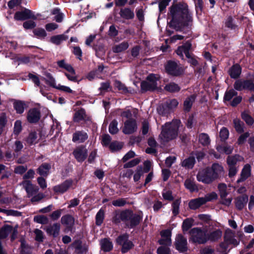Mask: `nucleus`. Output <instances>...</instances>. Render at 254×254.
Listing matches in <instances>:
<instances>
[{
    "mask_svg": "<svg viewBox=\"0 0 254 254\" xmlns=\"http://www.w3.org/2000/svg\"><path fill=\"white\" fill-rule=\"evenodd\" d=\"M169 18H171L169 24L176 30L191 25L192 18L186 5L181 3L173 4L170 7Z\"/></svg>",
    "mask_w": 254,
    "mask_h": 254,
    "instance_id": "nucleus-1",
    "label": "nucleus"
},
{
    "mask_svg": "<svg viewBox=\"0 0 254 254\" xmlns=\"http://www.w3.org/2000/svg\"><path fill=\"white\" fill-rule=\"evenodd\" d=\"M181 126V122L178 120H173L171 122L166 123L162 126L159 138L164 142L176 138L178 135L179 128Z\"/></svg>",
    "mask_w": 254,
    "mask_h": 254,
    "instance_id": "nucleus-2",
    "label": "nucleus"
},
{
    "mask_svg": "<svg viewBox=\"0 0 254 254\" xmlns=\"http://www.w3.org/2000/svg\"><path fill=\"white\" fill-rule=\"evenodd\" d=\"M190 241L199 244H203L208 241L206 230L204 228L195 227L190 231Z\"/></svg>",
    "mask_w": 254,
    "mask_h": 254,
    "instance_id": "nucleus-3",
    "label": "nucleus"
},
{
    "mask_svg": "<svg viewBox=\"0 0 254 254\" xmlns=\"http://www.w3.org/2000/svg\"><path fill=\"white\" fill-rule=\"evenodd\" d=\"M217 195L216 193L212 192L205 195L204 197H198L191 199L189 203V206L190 209L195 210L199 208L201 205L205 204L207 202L216 199Z\"/></svg>",
    "mask_w": 254,
    "mask_h": 254,
    "instance_id": "nucleus-4",
    "label": "nucleus"
},
{
    "mask_svg": "<svg viewBox=\"0 0 254 254\" xmlns=\"http://www.w3.org/2000/svg\"><path fill=\"white\" fill-rule=\"evenodd\" d=\"M159 80L158 75L150 74L147 76L145 81L141 83V89L145 92L153 91L157 88V81Z\"/></svg>",
    "mask_w": 254,
    "mask_h": 254,
    "instance_id": "nucleus-5",
    "label": "nucleus"
},
{
    "mask_svg": "<svg viewBox=\"0 0 254 254\" xmlns=\"http://www.w3.org/2000/svg\"><path fill=\"white\" fill-rule=\"evenodd\" d=\"M121 219L127 221V224L132 228L139 223L141 218L139 215L134 214L131 211H126L121 213Z\"/></svg>",
    "mask_w": 254,
    "mask_h": 254,
    "instance_id": "nucleus-6",
    "label": "nucleus"
},
{
    "mask_svg": "<svg viewBox=\"0 0 254 254\" xmlns=\"http://www.w3.org/2000/svg\"><path fill=\"white\" fill-rule=\"evenodd\" d=\"M212 177L211 171L208 168L199 171L196 176L198 181L205 184H210L212 182L214 181Z\"/></svg>",
    "mask_w": 254,
    "mask_h": 254,
    "instance_id": "nucleus-7",
    "label": "nucleus"
},
{
    "mask_svg": "<svg viewBox=\"0 0 254 254\" xmlns=\"http://www.w3.org/2000/svg\"><path fill=\"white\" fill-rule=\"evenodd\" d=\"M234 87L237 90L249 89L254 91V84L250 80L239 79L235 81Z\"/></svg>",
    "mask_w": 254,
    "mask_h": 254,
    "instance_id": "nucleus-8",
    "label": "nucleus"
},
{
    "mask_svg": "<svg viewBox=\"0 0 254 254\" xmlns=\"http://www.w3.org/2000/svg\"><path fill=\"white\" fill-rule=\"evenodd\" d=\"M166 69L169 74L176 76L181 74L183 72L182 67L176 62L173 61L168 62Z\"/></svg>",
    "mask_w": 254,
    "mask_h": 254,
    "instance_id": "nucleus-9",
    "label": "nucleus"
},
{
    "mask_svg": "<svg viewBox=\"0 0 254 254\" xmlns=\"http://www.w3.org/2000/svg\"><path fill=\"white\" fill-rule=\"evenodd\" d=\"M176 249L181 253L187 251V240L182 235L178 234L175 239Z\"/></svg>",
    "mask_w": 254,
    "mask_h": 254,
    "instance_id": "nucleus-10",
    "label": "nucleus"
},
{
    "mask_svg": "<svg viewBox=\"0 0 254 254\" xmlns=\"http://www.w3.org/2000/svg\"><path fill=\"white\" fill-rule=\"evenodd\" d=\"M42 134L36 131L30 132L25 139L26 144L29 146L34 145L38 143L42 139Z\"/></svg>",
    "mask_w": 254,
    "mask_h": 254,
    "instance_id": "nucleus-11",
    "label": "nucleus"
},
{
    "mask_svg": "<svg viewBox=\"0 0 254 254\" xmlns=\"http://www.w3.org/2000/svg\"><path fill=\"white\" fill-rule=\"evenodd\" d=\"M29 18L36 19L37 17L28 9L25 8L23 11H17L14 15V19L16 20H24Z\"/></svg>",
    "mask_w": 254,
    "mask_h": 254,
    "instance_id": "nucleus-12",
    "label": "nucleus"
},
{
    "mask_svg": "<svg viewBox=\"0 0 254 254\" xmlns=\"http://www.w3.org/2000/svg\"><path fill=\"white\" fill-rule=\"evenodd\" d=\"M136 121L134 119H129L124 123L123 132L126 134H131L137 129Z\"/></svg>",
    "mask_w": 254,
    "mask_h": 254,
    "instance_id": "nucleus-13",
    "label": "nucleus"
},
{
    "mask_svg": "<svg viewBox=\"0 0 254 254\" xmlns=\"http://www.w3.org/2000/svg\"><path fill=\"white\" fill-rule=\"evenodd\" d=\"M21 185L25 189L29 197L36 194L39 190L38 187L33 185L29 181L25 180L22 182Z\"/></svg>",
    "mask_w": 254,
    "mask_h": 254,
    "instance_id": "nucleus-14",
    "label": "nucleus"
},
{
    "mask_svg": "<svg viewBox=\"0 0 254 254\" xmlns=\"http://www.w3.org/2000/svg\"><path fill=\"white\" fill-rule=\"evenodd\" d=\"M73 154L78 162H83L87 156V150L83 146L76 147L73 152Z\"/></svg>",
    "mask_w": 254,
    "mask_h": 254,
    "instance_id": "nucleus-15",
    "label": "nucleus"
},
{
    "mask_svg": "<svg viewBox=\"0 0 254 254\" xmlns=\"http://www.w3.org/2000/svg\"><path fill=\"white\" fill-rule=\"evenodd\" d=\"M60 229V224L58 223H54L52 225L48 226L44 229L48 235L54 238L59 236Z\"/></svg>",
    "mask_w": 254,
    "mask_h": 254,
    "instance_id": "nucleus-16",
    "label": "nucleus"
},
{
    "mask_svg": "<svg viewBox=\"0 0 254 254\" xmlns=\"http://www.w3.org/2000/svg\"><path fill=\"white\" fill-rule=\"evenodd\" d=\"M162 238L159 241V243L161 245L169 246L171 245V233L169 230H165L161 232Z\"/></svg>",
    "mask_w": 254,
    "mask_h": 254,
    "instance_id": "nucleus-17",
    "label": "nucleus"
},
{
    "mask_svg": "<svg viewBox=\"0 0 254 254\" xmlns=\"http://www.w3.org/2000/svg\"><path fill=\"white\" fill-rule=\"evenodd\" d=\"M88 138L86 132L83 131H76L72 135V141L73 142L82 143Z\"/></svg>",
    "mask_w": 254,
    "mask_h": 254,
    "instance_id": "nucleus-18",
    "label": "nucleus"
},
{
    "mask_svg": "<svg viewBox=\"0 0 254 254\" xmlns=\"http://www.w3.org/2000/svg\"><path fill=\"white\" fill-rule=\"evenodd\" d=\"M72 184V181L66 180L62 184L55 186L53 190L57 193H63L71 186Z\"/></svg>",
    "mask_w": 254,
    "mask_h": 254,
    "instance_id": "nucleus-19",
    "label": "nucleus"
},
{
    "mask_svg": "<svg viewBox=\"0 0 254 254\" xmlns=\"http://www.w3.org/2000/svg\"><path fill=\"white\" fill-rule=\"evenodd\" d=\"M211 175L213 177V180L217 179L219 176L223 175L224 169L222 166L220 165L215 163L212 165L211 168Z\"/></svg>",
    "mask_w": 254,
    "mask_h": 254,
    "instance_id": "nucleus-20",
    "label": "nucleus"
},
{
    "mask_svg": "<svg viewBox=\"0 0 254 254\" xmlns=\"http://www.w3.org/2000/svg\"><path fill=\"white\" fill-rule=\"evenodd\" d=\"M191 44L188 42L183 46L179 47L176 50V53L183 59L184 54H185L186 56H189V51L191 48Z\"/></svg>",
    "mask_w": 254,
    "mask_h": 254,
    "instance_id": "nucleus-21",
    "label": "nucleus"
},
{
    "mask_svg": "<svg viewBox=\"0 0 254 254\" xmlns=\"http://www.w3.org/2000/svg\"><path fill=\"white\" fill-rule=\"evenodd\" d=\"M248 201V196L243 195L238 196L235 198V203L236 208L239 210H242L245 207Z\"/></svg>",
    "mask_w": 254,
    "mask_h": 254,
    "instance_id": "nucleus-22",
    "label": "nucleus"
},
{
    "mask_svg": "<svg viewBox=\"0 0 254 254\" xmlns=\"http://www.w3.org/2000/svg\"><path fill=\"white\" fill-rule=\"evenodd\" d=\"M40 118V113L36 109H32L29 110L27 116V119L30 123H35L39 121Z\"/></svg>",
    "mask_w": 254,
    "mask_h": 254,
    "instance_id": "nucleus-23",
    "label": "nucleus"
},
{
    "mask_svg": "<svg viewBox=\"0 0 254 254\" xmlns=\"http://www.w3.org/2000/svg\"><path fill=\"white\" fill-rule=\"evenodd\" d=\"M242 68L238 64H234L228 71L230 77L232 78L239 77L241 73Z\"/></svg>",
    "mask_w": 254,
    "mask_h": 254,
    "instance_id": "nucleus-24",
    "label": "nucleus"
},
{
    "mask_svg": "<svg viewBox=\"0 0 254 254\" xmlns=\"http://www.w3.org/2000/svg\"><path fill=\"white\" fill-rule=\"evenodd\" d=\"M251 166L246 164L243 168L241 173V177L237 180V182H241L246 180L251 175Z\"/></svg>",
    "mask_w": 254,
    "mask_h": 254,
    "instance_id": "nucleus-25",
    "label": "nucleus"
},
{
    "mask_svg": "<svg viewBox=\"0 0 254 254\" xmlns=\"http://www.w3.org/2000/svg\"><path fill=\"white\" fill-rule=\"evenodd\" d=\"M196 96L194 95H192L187 97L184 102V109L186 112H189L192 107L193 103L195 100Z\"/></svg>",
    "mask_w": 254,
    "mask_h": 254,
    "instance_id": "nucleus-26",
    "label": "nucleus"
},
{
    "mask_svg": "<svg viewBox=\"0 0 254 254\" xmlns=\"http://www.w3.org/2000/svg\"><path fill=\"white\" fill-rule=\"evenodd\" d=\"M51 168L50 164L44 163L38 168L37 172L40 175L46 177L48 176Z\"/></svg>",
    "mask_w": 254,
    "mask_h": 254,
    "instance_id": "nucleus-27",
    "label": "nucleus"
},
{
    "mask_svg": "<svg viewBox=\"0 0 254 254\" xmlns=\"http://www.w3.org/2000/svg\"><path fill=\"white\" fill-rule=\"evenodd\" d=\"M61 223L63 225L69 227L72 226L74 223L73 217L70 215H65L62 216L61 218Z\"/></svg>",
    "mask_w": 254,
    "mask_h": 254,
    "instance_id": "nucleus-28",
    "label": "nucleus"
},
{
    "mask_svg": "<svg viewBox=\"0 0 254 254\" xmlns=\"http://www.w3.org/2000/svg\"><path fill=\"white\" fill-rule=\"evenodd\" d=\"M101 249L104 252H109L113 248V244L108 239H104L100 241Z\"/></svg>",
    "mask_w": 254,
    "mask_h": 254,
    "instance_id": "nucleus-29",
    "label": "nucleus"
},
{
    "mask_svg": "<svg viewBox=\"0 0 254 254\" xmlns=\"http://www.w3.org/2000/svg\"><path fill=\"white\" fill-rule=\"evenodd\" d=\"M72 246L77 254H83L87 251V248L84 246H82L81 242L79 241H75L72 244Z\"/></svg>",
    "mask_w": 254,
    "mask_h": 254,
    "instance_id": "nucleus-30",
    "label": "nucleus"
},
{
    "mask_svg": "<svg viewBox=\"0 0 254 254\" xmlns=\"http://www.w3.org/2000/svg\"><path fill=\"white\" fill-rule=\"evenodd\" d=\"M221 236V231L220 230H216L210 232L208 235H207L208 241H216L219 239Z\"/></svg>",
    "mask_w": 254,
    "mask_h": 254,
    "instance_id": "nucleus-31",
    "label": "nucleus"
},
{
    "mask_svg": "<svg viewBox=\"0 0 254 254\" xmlns=\"http://www.w3.org/2000/svg\"><path fill=\"white\" fill-rule=\"evenodd\" d=\"M57 64L59 67L65 69L69 73H74V69L70 64L65 63L64 60H61L57 62Z\"/></svg>",
    "mask_w": 254,
    "mask_h": 254,
    "instance_id": "nucleus-32",
    "label": "nucleus"
},
{
    "mask_svg": "<svg viewBox=\"0 0 254 254\" xmlns=\"http://www.w3.org/2000/svg\"><path fill=\"white\" fill-rule=\"evenodd\" d=\"M67 37L64 35H58L52 36L50 41L56 45H60L63 41L66 40Z\"/></svg>",
    "mask_w": 254,
    "mask_h": 254,
    "instance_id": "nucleus-33",
    "label": "nucleus"
},
{
    "mask_svg": "<svg viewBox=\"0 0 254 254\" xmlns=\"http://www.w3.org/2000/svg\"><path fill=\"white\" fill-rule=\"evenodd\" d=\"M185 186L186 188L189 190L191 192L197 191L198 190V188L194 184V181L190 179H187L185 181Z\"/></svg>",
    "mask_w": 254,
    "mask_h": 254,
    "instance_id": "nucleus-34",
    "label": "nucleus"
},
{
    "mask_svg": "<svg viewBox=\"0 0 254 254\" xmlns=\"http://www.w3.org/2000/svg\"><path fill=\"white\" fill-rule=\"evenodd\" d=\"M128 47V44L127 42H123L122 43L115 46L113 48V51L115 53L122 52Z\"/></svg>",
    "mask_w": 254,
    "mask_h": 254,
    "instance_id": "nucleus-35",
    "label": "nucleus"
},
{
    "mask_svg": "<svg viewBox=\"0 0 254 254\" xmlns=\"http://www.w3.org/2000/svg\"><path fill=\"white\" fill-rule=\"evenodd\" d=\"M164 89L170 92H178L180 90L179 86L174 82H171L166 85Z\"/></svg>",
    "mask_w": 254,
    "mask_h": 254,
    "instance_id": "nucleus-36",
    "label": "nucleus"
},
{
    "mask_svg": "<svg viewBox=\"0 0 254 254\" xmlns=\"http://www.w3.org/2000/svg\"><path fill=\"white\" fill-rule=\"evenodd\" d=\"M53 15H55V20L57 22H61L64 18V14L60 11L58 8L53 9L51 12Z\"/></svg>",
    "mask_w": 254,
    "mask_h": 254,
    "instance_id": "nucleus-37",
    "label": "nucleus"
},
{
    "mask_svg": "<svg viewBox=\"0 0 254 254\" xmlns=\"http://www.w3.org/2000/svg\"><path fill=\"white\" fill-rule=\"evenodd\" d=\"M115 113L116 115H120L122 117L128 119V120L130 119V118L132 116L131 112L128 109L122 111L121 109H118L115 111Z\"/></svg>",
    "mask_w": 254,
    "mask_h": 254,
    "instance_id": "nucleus-38",
    "label": "nucleus"
},
{
    "mask_svg": "<svg viewBox=\"0 0 254 254\" xmlns=\"http://www.w3.org/2000/svg\"><path fill=\"white\" fill-rule=\"evenodd\" d=\"M195 163V159L193 157H190L185 159L182 163L183 167L190 169L192 168Z\"/></svg>",
    "mask_w": 254,
    "mask_h": 254,
    "instance_id": "nucleus-39",
    "label": "nucleus"
},
{
    "mask_svg": "<svg viewBox=\"0 0 254 254\" xmlns=\"http://www.w3.org/2000/svg\"><path fill=\"white\" fill-rule=\"evenodd\" d=\"M85 115V111L83 109H80L75 113L73 116V121L75 122H79L84 119Z\"/></svg>",
    "mask_w": 254,
    "mask_h": 254,
    "instance_id": "nucleus-40",
    "label": "nucleus"
},
{
    "mask_svg": "<svg viewBox=\"0 0 254 254\" xmlns=\"http://www.w3.org/2000/svg\"><path fill=\"white\" fill-rule=\"evenodd\" d=\"M29 78L35 83V84L40 87V92L44 96H46V93L43 91L40 86V82L39 77L33 74L29 73L28 75Z\"/></svg>",
    "mask_w": 254,
    "mask_h": 254,
    "instance_id": "nucleus-41",
    "label": "nucleus"
},
{
    "mask_svg": "<svg viewBox=\"0 0 254 254\" xmlns=\"http://www.w3.org/2000/svg\"><path fill=\"white\" fill-rule=\"evenodd\" d=\"M118 125V121L116 120H114L111 122L109 127V131L111 134H115L118 132L119 129Z\"/></svg>",
    "mask_w": 254,
    "mask_h": 254,
    "instance_id": "nucleus-42",
    "label": "nucleus"
},
{
    "mask_svg": "<svg viewBox=\"0 0 254 254\" xmlns=\"http://www.w3.org/2000/svg\"><path fill=\"white\" fill-rule=\"evenodd\" d=\"M121 15L126 19H130L133 17V12L129 8H125L121 10Z\"/></svg>",
    "mask_w": 254,
    "mask_h": 254,
    "instance_id": "nucleus-43",
    "label": "nucleus"
},
{
    "mask_svg": "<svg viewBox=\"0 0 254 254\" xmlns=\"http://www.w3.org/2000/svg\"><path fill=\"white\" fill-rule=\"evenodd\" d=\"M234 127L236 130L239 133H242L244 131V124L238 119H235L233 120Z\"/></svg>",
    "mask_w": 254,
    "mask_h": 254,
    "instance_id": "nucleus-44",
    "label": "nucleus"
},
{
    "mask_svg": "<svg viewBox=\"0 0 254 254\" xmlns=\"http://www.w3.org/2000/svg\"><path fill=\"white\" fill-rule=\"evenodd\" d=\"M123 146V143L118 141H113L110 143L109 148L112 152H115L121 149Z\"/></svg>",
    "mask_w": 254,
    "mask_h": 254,
    "instance_id": "nucleus-45",
    "label": "nucleus"
},
{
    "mask_svg": "<svg viewBox=\"0 0 254 254\" xmlns=\"http://www.w3.org/2000/svg\"><path fill=\"white\" fill-rule=\"evenodd\" d=\"M217 150L220 152H223L226 154H230L232 152L233 147L231 146H218L217 147Z\"/></svg>",
    "mask_w": 254,
    "mask_h": 254,
    "instance_id": "nucleus-46",
    "label": "nucleus"
},
{
    "mask_svg": "<svg viewBox=\"0 0 254 254\" xmlns=\"http://www.w3.org/2000/svg\"><path fill=\"white\" fill-rule=\"evenodd\" d=\"M104 219V211L103 209H101L97 212L96 215V224L97 225L100 226L103 223Z\"/></svg>",
    "mask_w": 254,
    "mask_h": 254,
    "instance_id": "nucleus-47",
    "label": "nucleus"
},
{
    "mask_svg": "<svg viewBox=\"0 0 254 254\" xmlns=\"http://www.w3.org/2000/svg\"><path fill=\"white\" fill-rule=\"evenodd\" d=\"M33 33L35 36L40 39H44L47 36L45 30L43 28H37L34 29L33 30Z\"/></svg>",
    "mask_w": 254,
    "mask_h": 254,
    "instance_id": "nucleus-48",
    "label": "nucleus"
},
{
    "mask_svg": "<svg viewBox=\"0 0 254 254\" xmlns=\"http://www.w3.org/2000/svg\"><path fill=\"white\" fill-rule=\"evenodd\" d=\"M199 141L203 145H207L210 143V139L206 133H201L199 135Z\"/></svg>",
    "mask_w": 254,
    "mask_h": 254,
    "instance_id": "nucleus-49",
    "label": "nucleus"
},
{
    "mask_svg": "<svg viewBox=\"0 0 254 254\" xmlns=\"http://www.w3.org/2000/svg\"><path fill=\"white\" fill-rule=\"evenodd\" d=\"M34 221L41 224H47L48 223V218L44 215H37L34 217Z\"/></svg>",
    "mask_w": 254,
    "mask_h": 254,
    "instance_id": "nucleus-50",
    "label": "nucleus"
},
{
    "mask_svg": "<svg viewBox=\"0 0 254 254\" xmlns=\"http://www.w3.org/2000/svg\"><path fill=\"white\" fill-rule=\"evenodd\" d=\"M193 222V220L191 218H188L185 220L182 225L183 231H188L192 226Z\"/></svg>",
    "mask_w": 254,
    "mask_h": 254,
    "instance_id": "nucleus-51",
    "label": "nucleus"
},
{
    "mask_svg": "<svg viewBox=\"0 0 254 254\" xmlns=\"http://www.w3.org/2000/svg\"><path fill=\"white\" fill-rule=\"evenodd\" d=\"M44 79L47 84L53 88H57L58 85L56 84V80L50 74H48L47 75V78Z\"/></svg>",
    "mask_w": 254,
    "mask_h": 254,
    "instance_id": "nucleus-52",
    "label": "nucleus"
},
{
    "mask_svg": "<svg viewBox=\"0 0 254 254\" xmlns=\"http://www.w3.org/2000/svg\"><path fill=\"white\" fill-rule=\"evenodd\" d=\"M225 25L226 27L231 29H235L237 25L235 24L234 19L231 16L228 17L225 20Z\"/></svg>",
    "mask_w": 254,
    "mask_h": 254,
    "instance_id": "nucleus-53",
    "label": "nucleus"
},
{
    "mask_svg": "<svg viewBox=\"0 0 254 254\" xmlns=\"http://www.w3.org/2000/svg\"><path fill=\"white\" fill-rule=\"evenodd\" d=\"M239 156L235 155L234 156H228L227 159V162L229 167L236 166L237 161L239 160Z\"/></svg>",
    "mask_w": 254,
    "mask_h": 254,
    "instance_id": "nucleus-54",
    "label": "nucleus"
},
{
    "mask_svg": "<svg viewBox=\"0 0 254 254\" xmlns=\"http://www.w3.org/2000/svg\"><path fill=\"white\" fill-rule=\"evenodd\" d=\"M181 203V200L178 199L175 200L172 204V212L174 216H176L179 213V206Z\"/></svg>",
    "mask_w": 254,
    "mask_h": 254,
    "instance_id": "nucleus-55",
    "label": "nucleus"
},
{
    "mask_svg": "<svg viewBox=\"0 0 254 254\" xmlns=\"http://www.w3.org/2000/svg\"><path fill=\"white\" fill-rule=\"evenodd\" d=\"M242 118L246 122V123L249 125H252L254 123V119L252 117L249 115L246 112H244L241 115Z\"/></svg>",
    "mask_w": 254,
    "mask_h": 254,
    "instance_id": "nucleus-56",
    "label": "nucleus"
},
{
    "mask_svg": "<svg viewBox=\"0 0 254 254\" xmlns=\"http://www.w3.org/2000/svg\"><path fill=\"white\" fill-rule=\"evenodd\" d=\"M156 2L158 3L159 9L160 12H162L169 5V2L171 0H156Z\"/></svg>",
    "mask_w": 254,
    "mask_h": 254,
    "instance_id": "nucleus-57",
    "label": "nucleus"
},
{
    "mask_svg": "<svg viewBox=\"0 0 254 254\" xmlns=\"http://www.w3.org/2000/svg\"><path fill=\"white\" fill-rule=\"evenodd\" d=\"M24 105L23 102L21 101L16 102L14 103V107L17 113H22L24 110Z\"/></svg>",
    "mask_w": 254,
    "mask_h": 254,
    "instance_id": "nucleus-58",
    "label": "nucleus"
},
{
    "mask_svg": "<svg viewBox=\"0 0 254 254\" xmlns=\"http://www.w3.org/2000/svg\"><path fill=\"white\" fill-rule=\"evenodd\" d=\"M229 135L228 129L226 127H222L220 131V137L221 140H225L227 139Z\"/></svg>",
    "mask_w": 254,
    "mask_h": 254,
    "instance_id": "nucleus-59",
    "label": "nucleus"
},
{
    "mask_svg": "<svg viewBox=\"0 0 254 254\" xmlns=\"http://www.w3.org/2000/svg\"><path fill=\"white\" fill-rule=\"evenodd\" d=\"M114 85L115 87L118 88L119 90H122L123 92L125 93H126L128 91L126 87L125 84H124L119 80H116L115 81Z\"/></svg>",
    "mask_w": 254,
    "mask_h": 254,
    "instance_id": "nucleus-60",
    "label": "nucleus"
},
{
    "mask_svg": "<svg viewBox=\"0 0 254 254\" xmlns=\"http://www.w3.org/2000/svg\"><path fill=\"white\" fill-rule=\"evenodd\" d=\"M133 244L131 242L127 240L123 245H122V251L123 253H125L129 250L132 248Z\"/></svg>",
    "mask_w": 254,
    "mask_h": 254,
    "instance_id": "nucleus-61",
    "label": "nucleus"
},
{
    "mask_svg": "<svg viewBox=\"0 0 254 254\" xmlns=\"http://www.w3.org/2000/svg\"><path fill=\"white\" fill-rule=\"evenodd\" d=\"M111 140V137L109 134H104L102 136V144L103 146H109Z\"/></svg>",
    "mask_w": 254,
    "mask_h": 254,
    "instance_id": "nucleus-62",
    "label": "nucleus"
},
{
    "mask_svg": "<svg viewBox=\"0 0 254 254\" xmlns=\"http://www.w3.org/2000/svg\"><path fill=\"white\" fill-rule=\"evenodd\" d=\"M127 203V201L125 198H119L112 201V204L115 206L121 207L124 206Z\"/></svg>",
    "mask_w": 254,
    "mask_h": 254,
    "instance_id": "nucleus-63",
    "label": "nucleus"
},
{
    "mask_svg": "<svg viewBox=\"0 0 254 254\" xmlns=\"http://www.w3.org/2000/svg\"><path fill=\"white\" fill-rule=\"evenodd\" d=\"M158 254H171L169 248L165 246H161L157 249Z\"/></svg>",
    "mask_w": 254,
    "mask_h": 254,
    "instance_id": "nucleus-64",
    "label": "nucleus"
}]
</instances>
